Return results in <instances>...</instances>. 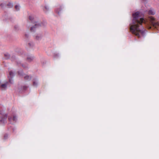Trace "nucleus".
Segmentation results:
<instances>
[{
  "mask_svg": "<svg viewBox=\"0 0 159 159\" xmlns=\"http://www.w3.org/2000/svg\"><path fill=\"white\" fill-rule=\"evenodd\" d=\"M133 19L131 24L130 25L131 32L138 38L143 36L145 30L143 27L142 24H144L148 29L151 28L152 25L153 27L159 30V23L157 22L152 16L149 17L148 19H144L141 17L140 13L138 11L133 14Z\"/></svg>",
  "mask_w": 159,
  "mask_h": 159,
  "instance_id": "nucleus-1",
  "label": "nucleus"
},
{
  "mask_svg": "<svg viewBox=\"0 0 159 159\" xmlns=\"http://www.w3.org/2000/svg\"><path fill=\"white\" fill-rule=\"evenodd\" d=\"M29 19L34 24V26L30 27V30L31 31H34L35 28L39 27H42L45 26L46 25V22L43 21L42 22H40L36 21V19L33 16H29Z\"/></svg>",
  "mask_w": 159,
  "mask_h": 159,
  "instance_id": "nucleus-2",
  "label": "nucleus"
},
{
  "mask_svg": "<svg viewBox=\"0 0 159 159\" xmlns=\"http://www.w3.org/2000/svg\"><path fill=\"white\" fill-rule=\"evenodd\" d=\"M14 73L12 71H10L9 72V76H8L9 79V81L8 82H7L4 84H0V88L2 90H5L6 89L7 86H8V84L9 83H10L11 84L12 83V81L11 80V78L13 76Z\"/></svg>",
  "mask_w": 159,
  "mask_h": 159,
  "instance_id": "nucleus-3",
  "label": "nucleus"
},
{
  "mask_svg": "<svg viewBox=\"0 0 159 159\" xmlns=\"http://www.w3.org/2000/svg\"><path fill=\"white\" fill-rule=\"evenodd\" d=\"M18 74L20 76H24V79L26 80L29 81L31 79V77L30 75H24L22 71H19L18 72Z\"/></svg>",
  "mask_w": 159,
  "mask_h": 159,
  "instance_id": "nucleus-4",
  "label": "nucleus"
},
{
  "mask_svg": "<svg viewBox=\"0 0 159 159\" xmlns=\"http://www.w3.org/2000/svg\"><path fill=\"white\" fill-rule=\"evenodd\" d=\"M4 56L6 59H8L10 58L12 61L14 60L15 59V56H12L11 57L8 53H5L4 54Z\"/></svg>",
  "mask_w": 159,
  "mask_h": 159,
  "instance_id": "nucleus-5",
  "label": "nucleus"
},
{
  "mask_svg": "<svg viewBox=\"0 0 159 159\" xmlns=\"http://www.w3.org/2000/svg\"><path fill=\"white\" fill-rule=\"evenodd\" d=\"M7 115L6 114L5 117H0V124H3L6 122V118H7Z\"/></svg>",
  "mask_w": 159,
  "mask_h": 159,
  "instance_id": "nucleus-6",
  "label": "nucleus"
},
{
  "mask_svg": "<svg viewBox=\"0 0 159 159\" xmlns=\"http://www.w3.org/2000/svg\"><path fill=\"white\" fill-rule=\"evenodd\" d=\"M26 56L27 60L28 61H31L34 59V57L32 55H27Z\"/></svg>",
  "mask_w": 159,
  "mask_h": 159,
  "instance_id": "nucleus-7",
  "label": "nucleus"
},
{
  "mask_svg": "<svg viewBox=\"0 0 159 159\" xmlns=\"http://www.w3.org/2000/svg\"><path fill=\"white\" fill-rule=\"evenodd\" d=\"M8 119L10 121H16L17 120V117L16 116L14 115L12 117H9Z\"/></svg>",
  "mask_w": 159,
  "mask_h": 159,
  "instance_id": "nucleus-8",
  "label": "nucleus"
},
{
  "mask_svg": "<svg viewBox=\"0 0 159 159\" xmlns=\"http://www.w3.org/2000/svg\"><path fill=\"white\" fill-rule=\"evenodd\" d=\"M38 80L36 79H34L33 80V86L35 87H36L38 86Z\"/></svg>",
  "mask_w": 159,
  "mask_h": 159,
  "instance_id": "nucleus-9",
  "label": "nucleus"
},
{
  "mask_svg": "<svg viewBox=\"0 0 159 159\" xmlns=\"http://www.w3.org/2000/svg\"><path fill=\"white\" fill-rule=\"evenodd\" d=\"M148 13L149 15H153L155 13V12L154 9H151L149 11Z\"/></svg>",
  "mask_w": 159,
  "mask_h": 159,
  "instance_id": "nucleus-10",
  "label": "nucleus"
},
{
  "mask_svg": "<svg viewBox=\"0 0 159 159\" xmlns=\"http://www.w3.org/2000/svg\"><path fill=\"white\" fill-rule=\"evenodd\" d=\"M42 37V35L41 34H37L35 36V39L38 40L40 39Z\"/></svg>",
  "mask_w": 159,
  "mask_h": 159,
  "instance_id": "nucleus-11",
  "label": "nucleus"
},
{
  "mask_svg": "<svg viewBox=\"0 0 159 159\" xmlns=\"http://www.w3.org/2000/svg\"><path fill=\"white\" fill-rule=\"evenodd\" d=\"M43 10L46 13H47L49 11V8L48 6H45L44 8L43 9Z\"/></svg>",
  "mask_w": 159,
  "mask_h": 159,
  "instance_id": "nucleus-12",
  "label": "nucleus"
},
{
  "mask_svg": "<svg viewBox=\"0 0 159 159\" xmlns=\"http://www.w3.org/2000/svg\"><path fill=\"white\" fill-rule=\"evenodd\" d=\"M28 45L30 46V47L32 48L34 46V44L33 42H30L28 43Z\"/></svg>",
  "mask_w": 159,
  "mask_h": 159,
  "instance_id": "nucleus-13",
  "label": "nucleus"
},
{
  "mask_svg": "<svg viewBox=\"0 0 159 159\" xmlns=\"http://www.w3.org/2000/svg\"><path fill=\"white\" fill-rule=\"evenodd\" d=\"M15 8L16 11H18L20 8V7L19 5H16L15 6Z\"/></svg>",
  "mask_w": 159,
  "mask_h": 159,
  "instance_id": "nucleus-14",
  "label": "nucleus"
},
{
  "mask_svg": "<svg viewBox=\"0 0 159 159\" xmlns=\"http://www.w3.org/2000/svg\"><path fill=\"white\" fill-rule=\"evenodd\" d=\"M25 39H28L29 38L30 35L28 33H25Z\"/></svg>",
  "mask_w": 159,
  "mask_h": 159,
  "instance_id": "nucleus-15",
  "label": "nucleus"
},
{
  "mask_svg": "<svg viewBox=\"0 0 159 159\" xmlns=\"http://www.w3.org/2000/svg\"><path fill=\"white\" fill-rule=\"evenodd\" d=\"M61 10V9L60 8H57L55 10L56 12L58 14H59V11Z\"/></svg>",
  "mask_w": 159,
  "mask_h": 159,
  "instance_id": "nucleus-16",
  "label": "nucleus"
},
{
  "mask_svg": "<svg viewBox=\"0 0 159 159\" xmlns=\"http://www.w3.org/2000/svg\"><path fill=\"white\" fill-rule=\"evenodd\" d=\"M7 6H8L9 7H11L12 6V3H9L7 4Z\"/></svg>",
  "mask_w": 159,
  "mask_h": 159,
  "instance_id": "nucleus-17",
  "label": "nucleus"
},
{
  "mask_svg": "<svg viewBox=\"0 0 159 159\" xmlns=\"http://www.w3.org/2000/svg\"><path fill=\"white\" fill-rule=\"evenodd\" d=\"M8 135L7 134H5L4 135V139H6L8 137Z\"/></svg>",
  "mask_w": 159,
  "mask_h": 159,
  "instance_id": "nucleus-18",
  "label": "nucleus"
},
{
  "mask_svg": "<svg viewBox=\"0 0 159 159\" xmlns=\"http://www.w3.org/2000/svg\"><path fill=\"white\" fill-rule=\"evenodd\" d=\"M14 27L16 30H17L18 28V26L17 25H16Z\"/></svg>",
  "mask_w": 159,
  "mask_h": 159,
  "instance_id": "nucleus-19",
  "label": "nucleus"
},
{
  "mask_svg": "<svg viewBox=\"0 0 159 159\" xmlns=\"http://www.w3.org/2000/svg\"><path fill=\"white\" fill-rule=\"evenodd\" d=\"M27 88V87L26 86H24L23 87V89L24 90H25V89H26Z\"/></svg>",
  "mask_w": 159,
  "mask_h": 159,
  "instance_id": "nucleus-20",
  "label": "nucleus"
},
{
  "mask_svg": "<svg viewBox=\"0 0 159 159\" xmlns=\"http://www.w3.org/2000/svg\"><path fill=\"white\" fill-rule=\"evenodd\" d=\"M22 66L24 68H26L27 67V66H24L23 65H22Z\"/></svg>",
  "mask_w": 159,
  "mask_h": 159,
  "instance_id": "nucleus-21",
  "label": "nucleus"
},
{
  "mask_svg": "<svg viewBox=\"0 0 159 159\" xmlns=\"http://www.w3.org/2000/svg\"><path fill=\"white\" fill-rule=\"evenodd\" d=\"M3 4L2 3L1 4L0 6L2 7L3 6Z\"/></svg>",
  "mask_w": 159,
  "mask_h": 159,
  "instance_id": "nucleus-22",
  "label": "nucleus"
},
{
  "mask_svg": "<svg viewBox=\"0 0 159 159\" xmlns=\"http://www.w3.org/2000/svg\"><path fill=\"white\" fill-rule=\"evenodd\" d=\"M0 114H1L2 115V114L1 112H0Z\"/></svg>",
  "mask_w": 159,
  "mask_h": 159,
  "instance_id": "nucleus-23",
  "label": "nucleus"
}]
</instances>
